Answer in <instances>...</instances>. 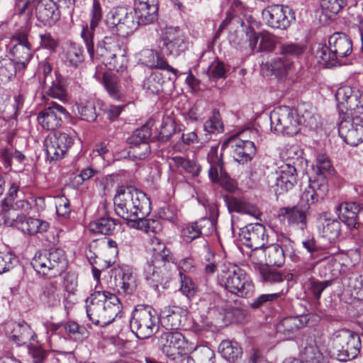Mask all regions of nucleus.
<instances>
[{
  "label": "nucleus",
  "instance_id": "obj_48",
  "mask_svg": "<svg viewBox=\"0 0 363 363\" xmlns=\"http://www.w3.org/2000/svg\"><path fill=\"white\" fill-rule=\"evenodd\" d=\"M164 78L160 72H153L143 82L144 89L151 94H158L163 91Z\"/></svg>",
  "mask_w": 363,
  "mask_h": 363
},
{
  "label": "nucleus",
  "instance_id": "obj_34",
  "mask_svg": "<svg viewBox=\"0 0 363 363\" xmlns=\"http://www.w3.org/2000/svg\"><path fill=\"white\" fill-rule=\"evenodd\" d=\"M307 322L308 318L306 315L287 317L277 325L276 330L285 338L289 339L295 332L305 326Z\"/></svg>",
  "mask_w": 363,
  "mask_h": 363
},
{
  "label": "nucleus",
  "instance_id": "obj_7",
  "mask_svg": "<svg viewBox=\"0 0 363 363\" xmlns=\"http://www.w3.org/2000/svg\"><path fill=\"white\" fill-rule=\"evenodd\" d=\"M333 352L340 361L355 358L360 352L359 336L349 330L337 331L332 340Z\"/></svg>",
  "mask_w": 363,
  "mask_h": 363
},
{
  "label": "nucleus",
  "instance_id": "obj_64",
  "mask_svg": "<svg viewBox=\"0 0 363 363\" xmlns=\"http://www.w3.org/2000/svg\"><path fill=\"white\" fill-rule=\"evenodd\" d=\"M56 213L59 216L67 218L71 212L69 200L63 195L55 198Z\"/></svg>",
  "mask_w": 363,
  "mask_h": 363
},
{
  "label": "nucleus",
  "instance_id": "obj_55",
  "mask_svg": "<svg viewBox=\"0 0 363 363\" xmlns=\"http://www.w3.org/2000/svg\"><path fill=\"white\" fill-rule=\"evenodd\" d=\"M135 228L145 231L146 233L151 236V233L153 236H157L162 232V227L160 222L157 220L148 219L145 220L144 218L139 219L136 221Z\"/></svg>",
  "mask_w": 363,
  "mask_h": 363
},
{
  "label": "nucleus",
  "instance_id": "obj_59",
  "mask_svg": "<svg viewBox=\"0 0 363 363\" xmlns=\"http://www.w3.org/2000/svg\"><path fill=\"white\" fill-rule=\"evenodd\" d=\"M347 0H320V6L327 15L337 14L346 5Z\"/></svg>",
  "mask_w": 363,
  "mask_h": 363
},
{
  "label": "nucleus",
  "instance_id": "obj_21",
  "mask_svg": "<svg viewBox=\"0 0 363 363\" xmlns=\"http://www.w3.org/2000/svg\"><path fill=\"white\" fill-rule=\"evenodd\" d=\"M151 135V130L148 125L142 126L136 130L128 138V143L130 146L129 154L139 160H143L150 152V145L147 140Z\"/></svg>",
  "mask_w": 363,
  "mask_h": 363
},
{
  "label": "nucleus",
  "instance_id": "obj_3",
  "mask_svg": "<svg viewBox=\"0 0 363 363\" xmlns=\"http://www.w3.org/2000/svg\"><path fill=\"white\" fill-rule=\"evenodd\" d=\"M31 264L37 273L48 278L60 276L67 266L65 252L60 248L43 250L36 253Z\"/></svg>",
  "mask_w": 363,
  "mask_h": 363
},
{
  "label": "nucleus",
  "instance_id": "obj_46",
  "mask_svg": "<svg viewBox=\"0 0 363 363\" xmlns=\"http://www.w3.org/2000/svg\"><path fill=\"white\" fill-rule=\"evenodd\" d=\"M270 66L273 74L279 79H281L289 74L293 63L286 57L282 56L275 58L271 62Z\"/></svg>",
  "mask_w": 363,
  "mask_h": 363
},
{
  "label": "nucleus",
  "instance_id": "obj_31",
  "mask_svg": "<svg viewBox=\"0 0 363 363\" xmlns=\"http://www.w3.org/2000/svg\"><path fill=\"white\" fill-rule=\"evenodd\" d=\"M186 316L187 311L186 310L174 306L162 312L161 323L167 330H174L184 325Z\"/></svg>",
  "mask_w": 363,
  "mask_h": 363
},
{
  "label": "nucleus",
  "instance_id": "obj_43",
  "mask_svg": "<svg viewBox=\"0 0 363 363\" xmlns=\"http://www.w3.org/2000/svg\"><path fill=\"white\" fill-rule=\"evenodd\" d=\"M151 250L152 252L151 259L150 260H166L171 262L174 259L173 255L168 250L165 244L157 236H153L150 238Z\"/></svg>",
  "mask_w": 363,
  "mask_h": 363
},
{
  "label": "nucleus",
  "instance_id": "obj_52",
  "mask_svg": "<svg viewBox=\"0 0 363 363\" xmlns=\"http://www.w3.org/2000/svg\"><path fill=\"white\" fill-rule=\"evenodd\" d=\"M78 113L82 120L93 122L97 118L95 102L92 100L82 101L77 105Z\"/></svg>",
  "mask_w": 363,
  "mask_h": 363
},
{
  "label": "nucleus",
  "instance_id": "obj_8",
  "mask_svg": "<svg viewBox=\"0 0 363 363\" xmlns=\"http://www.w3.org/2000/svg\"><path fill=\"white\" fill-rule=\"evenodd\" d=\"M96 55L110 70L119 72H123L125 68L123 64L125 58L120 43L111 37H105L101 42L99 43Z\"/></svg>",
  "mask_w": 363,
  "mask_h": 363
},
{
  "label": "nucleus",
  "instance_id": "obj_58",
  "mask_svg": "<svg viewBox=\"0 0 363 363\" xmlns=\"http://www.w3.org/2000/svg\"><path fill=\"white\" fill-rule=\"evenodd\" d=\"M203 127L205 131L209 133H219L223 130V125L218 110L213 111L212 116L205 122Z\"/></svg>",
  "mask_w": 363,
  "mask_h": 363
},
{
  "label": "nucleus",
  "instance_id": "obj_29",
  "mask_svg": "<svg viewBox=\"0 0 363 363\" xmlns=\"http://www.w3.org/2000/svg\"><path fill=\"white\" fill-rule=\"evenodd\" d=\"M157 0H135V13L141 24H149L157 19Z\"/></svg>",
  "mask_w": 363,
  "mask_h": 363
},
{
  "label": "nucleus",
  "instance_id": "obj_9",
  "mask_svg": "<svg viewBox=\"0 0 363 363\" xmlns=\"http://www.w3.org/2000/svg\"><path fill=\"white\" fill-rule=\"evenodd\" d=\"M271 130L278 134L294 135L298 132L301 121L287 106L278 107L270 113Z\"/></svg>",
  "mask_w": 363,
  "mask_h": 363
},
{
  "label": "nucleus",
  "instance_id": "obj_42",
  "mask_svg": "<svg viewBox=\"0 0 363 363\" xmlns=\"http://www.w3.org/2000/svg\"><path fill=\"white\" fill-rule=\"evenodd\" d=\"M117 225L116 220L105 216L90 223L89 229L95 234L111 235Z\"/></svg>",
  "mask_w": 363,
  "mask_h": 363
},
{
  "label": "nucleus",
  "instance_id": "obj_62",
  "mask_svg": "<svg viewBox=\"0 0 363 363\" xmlns=\"http://www.w3.org/2000/svg\"><path fill=\"white\" fill-rule=\"evenodd\" d=\"M317 186V181H311L309 185L301 196V202H305L307 204V206H306L307 209L311 204L318 200L315 196V188Z\"/></svg>",
  "mask_w": 363,
  "mask_h": 363
},
{
  "label": "nucleus",
  "instance_id": "obj_53",
  "mask_svg": "<svg viewBox=\"0 0 363 363\" xmlns=\"http://www.w3.org/2000/svg\"><path fill=\"white\" fill-rule=\"evenodd\" d=\"M13 55L17 59L18 69H25L33 57V48L14 45Z\"/></svg>",
  "mask_w": 363,
  "mask_h": 363
},
{
  "label": "nucleus",
  "instance_id": "obj_40",
  "mask_svg": "<svg viewBox=\"0 0 363 363\" xmlns=\"http://www.w3.org/2000/svg\"><path fill=\"white\" fill-rule=\"evenodd\" d=\"M342 284L356 298H363V276L351 274L342 279Z\"/></svg>",
  "mask_w": 363,
  "mask_h": 363
},
{
  "label": "nucleus",
  "instance_id": "obj_4",
  "mask_svg": "<svg viewBox=\"0 0 363 363\" xmlns=\"http://www.w3.org/2000/svg\"><path fill=\"white\" fill-rule=\"evenodd\" d=\"M329 45H322L316 56L328 67L340 64V60L350 55L352 51V40L344 33H335L328 39Z\"/></svg>",
  "mask_w": 363,
  "mask_h": 363
},
{
  "label": "nucleus",
  "instance_id": "obj_20",
  "mask_svg": "<svg viewBox=\"0 0 363 363\" xmlns=\"http://www.w3.org/2000/svg\"><path fill=\"white\" fill-rule=\"evenodd\" d=\"M19 186L15 183L10 186L6 197L1 201V211L5 213V220L9 216V213L13 215L18 211L28 212L31 208L30 203L23 199H21Z\"/></svg>",
  "mask_w": 363,
  "mask_h": 363
},
{
  "label": "nucleus",
  "instance_id": "obj_38",
  "mask_svg": "<svg viewBox=\"0 0 363 363\" xmlns=\"http://www.w3.org/2000/svg\"><path fill=\"white\" fill-rule=\"evenodd\" d=\"M258 253L264 254L267 264L280 267L284 263V248L279 244L268 245L261 249Z\"/></svg>",
  "mask_w": 363,
  "mask_h": 363
},
{
  "label": "nucleus",
  "instance_id": "obj_14",
  "mask_svg": "<svg viewBox=\"0 0 363 363\" xmlns=\"http://www.w3.org/2000/svg\"><path fill=\"white\" fill-rule=\"evenodd\" d=\"M266 230L263 225L256 223H250L240 228L239 236L243 244L253 250L250 255V259L255 262V256L258 253L256 250L263 247L267 240Z\"/></svg>",
  "mask_w": 363,
  "mask_h": 363
},
{
  "label": "nucleus",
  "instance_id": "obj_26",
  "mask_svg": "<svg viewBox=\"0 0 363 363\" xmlns=\"http://www.w3.org/2000/svg\"><path fill=\"white\" fill-rule=\"evenodd\" d=\"M276 174L274 191L277 195L289 191L296 183V169L291 164L282 165L276 172Z\"/></svg>",
  "mask_w": 363,
  "mask_h": 363
},
{
  "label": "nucleus",
  "instance_id": "obj_11",
  "mask_svg": "<svg viewBox=\"0 0 363 363\" xmlns=\"http://www.w3.org/2000/svg\"><path fill=\"white\" fill-rule=\"evenodd\" d=\"M175 267L174 259L171 262L166 260H147L144 267L146 280L155 289L159 286L165 288V285L171 279V271Z\"/></svg>",
  "mask_w": 363,
  "mask_h": 363
},
{
  "label": "nucleus",
  "instance_id": "obj_32",
  "mask_svg": "<svg viewBox=\"0 0 363 363\" xmlns=\"http://www.w3.org/2000/svg\"><path fill=\"white\" fill-rule=\"evenodd\" d=\"M306 206L298 204L292 207L281 208L279 215L289 225H296L303 229L306 226Z\"/></svg>",
  "mask_w": 363,
  "mask_h": 363
},
{
  "label": "nucleus",
  "instance_id": "obj_6",
  "mask_svg": "<svg viewBox=\"0 0 363 363\" xmlns=\"http://www.w3.org/2000/svg\"><path fill=\"white\" fill-rule=\"evenodd\" d=\"M130 327L139 339L151 337L159 328L155 311L149 306H138L132 313Z\"/></svg>",
  "mask_w": 363,
  "mask_h": 363
},
{
  "label": "nucleus",
  "instance_id": "obj_18",
  "mask_svg": "<svg viewBox=\"0 0 363 363\" xmlns=\"http://www.w3.org/2000/svg\"><path fill=\"white\" fill-rule=\"evenodd\" d=\"M5 222L8 225L16 226L24 233L30 235L45 232L49 227L48 222L30 217L26 218L23 213L13 215L9 213Z\"/></svg>",
  "mask_w": 363,
  "mask_h": 363
},
{
  "label": "nucleus",
  "instance_id": "obj_35",
  "mask_svg": "<svg viewBox=\"0 0 363 363\" xmlns=\"http://www.w3.org/2000/svg\"><path fill=\"white\" fill-rule=\"evenodd\" d=\"M207 160L210 164L208 175L213 182L219 181V174L221 176L225 174L223 160V154H218V146H213L211 147L208 155Z\"/></svg>",
  "mask_w": 363,
  "mask_h": 363
},
{
  "label": "nucleus",
  "instance_id": "obj_15",
  "mask_svg": "<svg viewBox=\"0 0 363 363\" xmlns=\"http://www.w3.org/2000/svg\"><path fill=\"white\" fill-rule=\"evenodd\" d=\"M73 144V138L67 133L55 132L47 136L44 146L50 160L62 159Z\"/></svg>",
  "mask_w": 363,
  "mask_h": 363
},
{
  "label": "nucleus",
  "instance_id": "obj_23",
  "mask_svg": "<svg viewBox=\"0 0 363 363\" xmlns=\"http://www.w3.org/2000/svg\"><path fill=\"white\" fill-rule=\"evenodd\" d=\"M291 10L278 4L269 6L262 11L263 18L272 28L286 29L290 25V20L286 13Z\"/></svg>",
  "mask_w": 363,
  "mask_h": 363
},
{
  "label": "nucleus",
  "instance_id": "obj_22",
  "mask_svg": "<svg viewBox=\"0 0 363 363\" xmlns=\"http://www.w3.org/2000/svg\"><path fill=\"white\" fill-rule=\"evenodd\" d=\"M184 345V337L177 331L167 332L158 337V347L167 357V360L174 359Z\"/></svg>",
  "mask_w": 363,
  "mask_h": 363
},
{
  "label": "nucleus",
  "instance_id": "obj_13",
  "mask_svg": "<svg viewBox=\"0 0 363 363\" xmlns=\"http://www.w3.org/2000/svg\"><path fill=\"white\" fill-rule=\"evenodd\" d=\"M361 113H350L351 117L340 121L338 133L342 140L351 146L363 142V118Z\"/></svg>",
  "mask_w": 363,
  "mask_h": 363
},
{
  "label": "nucleus",
  "instance_id": "obj_41",
  "mask_svg": "<svg viewBox=\"0 0 363 363\" xmlns=\"http://www.w3.org/2000/svg\"><path fill=\"white\" fill-rule=\"evenodd\" d=\"M218 350L221 355L228 362H234L240 359L242 350L237 342L223 340L220 342Z\"/></svg>",
  "mask_w": 363,
  "mask_h": 363
},
{
  "label": "nucleus",
  "instance_id": "obj_1",
  "mask_svg": "<svg viewBox=\"0 0 363 363\" xmlns=\"http://www.w3.org/2000/svg\"><path fill=\"white\" fill-rule=\"evenodd\" d=\"M116 213L135 227L136 221L145 218L151 212V203L146 194L132 186L117 189L113 199Z\"/></svg>",
  "mask_w": 363,
  "mask_h": 363
},
{
  "label": "nucleus",
  "instance_id": "obj_30",
  "mask_svg": "<svg viewBox=\"0 0 363 363\" xmlns=\"http://www.w3.org/2000/svg\"><path fill=\"white\" fill-rule=\"evenodd\" d=\"M140 62L141 64L150 68H158L172 72L176 77L178 74V70L170 66L164 56L157 52L145 49L141 51L140 54Z\"/></svg>",
  "mask_w": 363,
  "mask_h": 363
},
{
  "label": "nucleus",
  "instance_id": "obj_2",
  "mask_svg": "<svg viewBox=\"0 0 363 363\" xmlns=\"http://www.w3.org/2000/svg\"><path fill=\"white\" fill-rule=\"evenodd\" d=\"M121 312L119 298L108 291H95L86 306L89 319L96 325L104 327L111 323Z\"/></svg>",
  "mask_w": 363,
  "mask_h": 363
},
{
  "label": "nucleus",
  "instance_id": "obj_56",
  "mask_svg": "<svg viewBox=\"0 0 363 363\" xmlns=\"http://www.w3.org/2000/svg\"><path fill=\"white\" fill-rule=\"evenodd\" d=\"M172 164L185 172L196 176L200 172V167L193 160L182 157L175 156L172 158Z\"/></svg>",
  "mask_w": 363,
  "mask_h": 363
},
{
  "label": "nucleus",
  "instance_id": "obj_19",
  "mask_svg": "<svg viewBox=\"0 0 363 363\" xmlns=\"http://www.w3.org/2000/svg\"><path fill=\"white\" fill-rule=\"evenodd\" d=\"M4 330L8 338L17 345H31L30 340L36 337L34 331L24 320L9 321L6 323Z\"/></svg>",
  "mask_w": 363,
  "mask_h": 363
},
{
  "label": "nucleus",
  "instance_id": "obj_37",
  "mask_svg": "<svg viewBox=\"0 0 363 363\" xmlns=\"http://www.w3.org/2000/svg\"><path fill=\"white\" fill-rule=\"evenodd\" d=\"M224 200L230 212H238L258 218L259 211L257 208L243 199L233 196H224Z\"/></svg>",
  "mask_w": 363,
  "mask_h": 363
},
{
  "label": "nucleus",
  "instance_id": "obj_57",
  "mask_svg": "<svg viewBox=\"0 0 363 363\" xmlns=\"http://www.w3.org/2000/svg\"><path fill=\"white\" fill-rule=\"evenodd\" d=\"M65 330L69 338L74 341H82L86 337V330L75 322L69 321L66 323Z\"/></svg>",
  "mask_w": 363,
  "mask_h": 363
},
{
  "label": "nucleus",
  "instance_id": "obj_44",
  "mask_svg": "<svg viewBox=\"0 0 363 363\" xmlns=\"http://www.w3.org/2000/svg\"><path fill=\"white\" fill-rule=\"evenodd\" d=\"M46 94L48 96L58 99L62 101L67 100V92L65 87V79L62 75L55 74V79L52 80L51 84L46 90Z\"/></svg>",
  "mask_w": 363,
  "mask_h": 363
},
{
  "label": "nucleus",
  "instance_id": "obj_28",
  "mask_svg": "<svg viewBox=\"0 0 363 363\" xmlns=\"http://www.w3.org/2000/svg\"><path fill=\"white\" fill-rule=\"evenodd\" d=\"M318 230L322 237L330 242L335 241L341 233V224L328 213H322L318 216Z\"/></svg>",
  "mask_w": 363,
  "mask_h": 363
},
{
  "label": "nucleus",
  "instance_id": "obj_60",
  "mask_svg": "<svg viewBox=\"0 0 363 363\" xmlns=\"http://www.w3.org/2000/svg\"><path fill=\"white\" fill-rule=\"evenodd\" d=\"M306 47L301 43H284L280 46V53L283 56H299L305 51Z\"/></svg>",
  "mask_w": 363,
  "mask_h": 363
},
{
  "label": "nucleus",
  "instance_id": "obj_16",
  "mask_svg": "<svg viewBox=\"0 0 363 363\" xmlns=\"http://www.w3.org/2000/svg\"><path fill=\"white\" fill-rule=\"evenodd\" d=\"M229 147L232 149L234 160L240 164L251 161L256 154V147L253 142L242 140L236 136L225 140L222 144L221 150H223Z\"/></svg>",
  "mask_w": 363,
  "mask_h": 363
},
{
  "label": "nucleus",
  "instance_id": "obj_39",
  "mask_svg": "<svg viewBox=\"0 0 363 363\" xmlns=\"http://www.w3.org/2000/svg\"><path fill=\"white\" fill-rule=\"evenodd\" d=\"M41 299L50 308L60 306L61 293L56 282L50 281L44 285L42 290Z\"/></svg>",
  "mask_w": 363,
  "mask_h": 363
},
{
  "label": "nucleus",
  "instance_id": "obj_17",
  "mask_svg": "<svg viewBox=\"0 0 363 363\" xmlns=\"http://www.w3.org/2000/svg\"><path fill=\"white\" fill-rule=\"evenodd\" d=\"M67 110L60 104L51 101L38 116L39 124L47 130H55L62 124V117L67 116Z\"/></svg>",
  "mask_w": 363,
  "mask_h": 363
},
{
  "label": "nucleus",
  "instance_id": "obj_47",
  "mask_svg": "<svg viewBox=\"0 0 363 363\" xmlns=\"http://www.w3.org/2000/svg\"><path fill=\"white\" fill-rule=\"evenodd\" d=\"M333 283V280L318 281L314 277H310L304 284L306 291L311 293L317 300L320 299L322 292Z\"/></svg>",
  "mask_w": 363,
  "mask_h": 363
},
{
  "label": "nucleus",
  "instance_id": "obj_5",
  "mask_svg": "<svg viewBox=\"0 0 363 363\" xmlns=\"http://www.w3.org/2000/svg\"><path fill=\"white\" fill-rule=\"evenodd\" d=\"M219 280L226 289L238 296L248 298L255 293L250 277L237 265H230L226 270H223Z\"/></svg>",
  "mask_w": 363,
  "mask_h": 363
},
{
  "label": "nucleus",
  "instance_id": "obj_27",
  "mask_svg": "<svg viewBox=\"0 0 363 363\" xmlns=\"http://www.w3.org/2000/svg\"><path fill=\"white\" fill-rule=\"evenodd\" d=\"M362 207L357 202H343L338 205L336 211L340 220L350 229L358 228V214Z\"/></svg>",
  "mask_w": 363,
  "mask_h": 363
},
{
  "label": "nucleus",
  "instance_id": "obj_25",
  "mask_svg": "<svg viewBox=\"0 0 363 363\" xmlns=\"http://www.w3.org/2000/svg\"><path fill=\"white\" fill-rule=\"evenodd\" d=\"M102 9L99 0H93L92 8L91 11V22L90 28H84L82 31V37L83 38L86 46L87 52L91 58H94L95 55L93 37L94 30L97 27L99 23L102 18Z\"/></svg>",
  "mask_w": 363,
  "mask_h": 363
},
{
  "label": "nucleus",
  "instance_id": "obj_49",
  "mask_svg": "<svg viewBox=\"0 0 363 363\" xmlns=\"http://www.w3.org/2000/svg\"><path fill=\"white\" fill-rule=\"evenodd\" d=\"M302 363H323L324 357L319 348L315 345H310L304 347L301 352Z\"/></svg>",
  "mask_w": 363,
  "mask_h": 363
},
{
  "label": "nucleus",
  "instance_id": "obj_36",
  "mask_svg": "<svg viewBox=\"0 0 363 363\" xmlns=\"http://www.w3.org/2000/svg\"><path fill=\"white\" fill-rule=\"evenodd\" d=\"M115 283L118 291L125 294H133L138 286L136 276L129 269L120 271L115 277Z\"/></svg>",
  "mask_w": 363,
  "mask_h": 363
},
{
  "label": "nucleus",
  "instance_id": "obj_50",
  "mask_svg": "<svg viewBox=\"0 0 363 363\" xmlns=\"http://www.w3.org/2000/svg\"><path fill=\"white\" fill-rule=\"evenodd\" d=\"M17 63L10 58H0V82H6L15 76Z\"/></svg>",
  "mask_w": 363,
  "mask_h": 363
},
{
  "label": "nucleus",
  "instance_id": "obj_33",
  "mask_svg": "<svg viewBox=\"0 0 363 363\" xmlns=\"http://www.w3.org/2000/svg\"><path fill=\"white\" fill-rule=\"evenodd\" d=\"M36 16L43 25H52L60 17L56 4L52 0H42L36 6Z\"/></svg>",
  "mask_w": 363,
  "mask_h": 363
},
{
  "label": "nucleus",
  "instance_id": "obj_51",
  "mask_svg": "<svg viewBox=\"0 0 363 363\" xmlns=\"http://www.w3.org/2000/svg\"><path fill=\"white\" fill-rule=\"evenodd\" d=\"M103 83L108 93L113 99H120L122 93L116 74L105 72L103 74Z\"/></svg>",
  "mask_w": 363,
  "mask_h": 363
},
{
  "label": "nucleus",
  "instance_id": "obj_12",
  "mask_svg": "<svg viewBox=\"0 0 363 363\" xmlns=\"http://www.w3.org/2000/svg\"><path fill=\"white\" fill-rule=\"evenodd\" d=\"M163 54L178 57L188 49V42L183 31L178 27H166L162 38Z\"/></svg>",
  "mask_w": 363,
  "mask_h": 363
},
{
  "label": "nucleus",
  "instance_id": "obj_61",
  "mask_svg": "<svg viewBox=\"0 0 363 363\" xmlns=\"http://www.w3.org/2000/svg\"><path fill=\"white\" fill-rule=\"evenodd\" d=\"M284 288H282L276 293L262 294L250 303V307L253 308H258L267 302L274 301L280 297L281 294H284Z\"/></svg>",
  "mask_w": 363,
  "mask_h": 363
},
{
  "label": "nucleus",
  "instance_id": "obj_63",
  "mask_svg": "<svg viewBox=\"0 0 363 363\" xmlns=\"http://www.w3.org/2000/svg\"><path fill=\"white\" fill-rule=\"evenodd\" d=\"M181 278L180 291L189 298L193 297L196 291V287L192 280L182 272H179Z\"/></svg>",
  "mask_w": 363,
  "mask_h": 363
},
{
  "label": "nucleus",
  "instance_id": "obj_10",
  "mask_svg": "<svg viewBox=\"0 0 363 363\" xmlns=\"http://www.w3.org/2000/svg\"><path fill=\"white\" fill-rule=\"evenodd\" d=\"M140 23L139 20H135L133 12L126 8L114 9L107 16V26L113 33L121 37L132 33Z\"/></svg>",
  "mask_w": 363,
  "mask_h": 363
},
{
  "label": "nucleus",
  "instance_id": "obj_45",
  "mask_svg": "<svg viewBox=\"0 0 363 363\" xmlns=\"http://www.w3.org/2000/svg\"><path fill=\"white\" fill-rule=\"evenodd\" d=\"M255 269L259 272L263 281L270 284H284L285 276L279 271L265 265L257 264Z\"/></svg>",
  "mask_w": 363,
  "mask_h": 363
},
{
  "label": "nucleus",
  "instance_id": "obj_54",
  "mask_svg": "<svg viewBox=\"0 0 363 363\" xmlns=\"http://www.w3.org/2000/svg\"><path fill=\"white\" fill-rule=\"evenodd\" d=\"M65 59L70 66L78 67L84 60L82 48L76 44H70L66 48Z\"/></svg>",
  "mask_w": 363,
  "mask_h": 363
},
{
  "label": "nucleus",
  "instance_id": "obj_24",
  "mask_svg": "<svg viewBox=\"0 0 363 363\" xmlns=\"http://www.w3.org/2000/svg\"><path fill=\"white\" fill-rule=\"evenodd\" d=\"M335 98L350 113H363V104L358 90L347 86H342L337 89Z\"/></svg>",
  "mask_w": 363,
  "mask_h": 363
}]
</instances>
